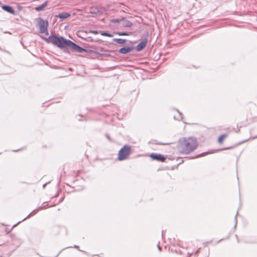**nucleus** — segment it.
Wrapping results in <instances>:
<instances>
[{"label":"nucleus","mask_w":257,"mask_h":257,"mask_svg":"<svg viewBox=\"0 0 257 257\" xmlns=\"http://www.w3.org/2000/svg\"><path fill=\"white\" fill-rule=\"evenodd\" d=\"M198 145V141L195 138L184 137L178 140L177 149L181 154H188L193 152Z\"/></svg>","instance_id":"nucleus-1"},{"label":"nucleus","mask_w":257,"mask_h":257,"mask_svg":"<svg viewBox=\"0 0 257 257\" xmlns=\"http://www.w3.org/2000/svg\"><path fill=\"white\" fill-rule=\"evenodd\" d=\"M49 42L51 43L53 45L58 47L62 49L65 47H68L70 43V40H66L63 37H57L55 35H51L48 38Z\"/></svg>","instance_id":"nucleus-2"},{"label":"nucleus","mask_w":257,"mask_h":257,"mask_svg":"<svg viewBox=\"0 0 257 257\" xmlns=\"http://www.w3.org/2000/svg\"><path fill=\"white\" fill-rule=\"evenodd\" d=\"M131 147L125 145L122 147L118 152L117 159L119 161L126 160L128 156L131 154Z\"/></svg>","instance_id":"nucleus-3"},{"label":"nucleus","mask_w":257,"mask_h":257,"mask_svg":"<svg viewBox=\"0 0 257 257\" xmlns=\"http://www.w3.org/2000/svg\"><path fill=\"white\" fill-rule=\"evenodd\" d=\"M37 25L39 26L40 32L41 34H45L46 35H48V21H45L41 18H39L36 19Z\"/></svg>","instance_id":"nucleus-4"},{"label":"nucleus","mask_w":257,"mask_h":257,"mask_svg":"<svg viewBox=\"0 0 257 257\" xmlns=\"http://www.w3.org/2000/svg\"><path fill=\"white\" fill-rule=\"evenodd\" d=\"M150 157L154 160H157L159 162H164L165 161L166 158L163 155L160 154L152 153Z\"/></svg>","instance_id":"nucleus-5"},{"label":"nucleus","mask_w":257,"mask_h":257,"mask_svg":"<svg viewBox=\"0 0 257 257\" xmlns=\"http://www.w3.org/2000/svg\"><path fill=\"white\" fill-rule=\"evenodd\" d=\"M68 47L71 48V49L75 52H77L79 53H82L83 52H85L86 50L74 43L73 42L70 41V43Z\"/></svg>","instance_id":"nucleus-6"},{"label":"nucleus","mask_w":257,"mask_h":257,"mask_svg":"<svg viewBox=\"0 0 257 257\" xmlns=\"http://www.w3.org/2000/svg\"><path fill=\"white\" fill-rule=\"evenodd\" d=\"M147 39H144L141 42L139 43V44L136 47V50L137 51H140L142 50L146 46L147 44Z\"/></svg>","instance_id":"nucleus-7"},{"label":"nucleus","mask_w":257,"mask_h":257,"mask_svg":"<svg viewBox=\"0 0 257 257\" xmlns=\"http://www.w3.org/2000/svg\"><path fill=\"white\" fill-rule=\"evenodd\" d=\"M2 8L4 11L13 15H17V13L13 9V8L10 6L4 5L2 7Z\"/></svg>","instance_id":"nucleus-8"},{"label":"nucleus","mask_w":257,"mask_h":257,"mask_svg":"<svg viewBox=\"0 0 257 257\" xmlns=\"http://www.w3.org/2000/svg\"><path fill=\"white\" fill-rule=\"evenodd\" d=\"M134 49V47L133 46L124 47L120 48L118 52L121 54H125L128 53H130Z\"/></svg>","instance_id":"nucleus-9"},{"label":"nucleus","mask_w":257,"mask_h":257,"mask_svg":"<svg viewBox=\"0 0 257 257\" xmlns=\"http://www.w3.org/2000/svg\"><path fill=\"white\" fill-rule=\"evenodd\" d=\"M47 4H48V2L46 1L45 3H44L43 4H42L41 5H40L38 7H35L34 8V9L37 12L44 11L45 10V9L46 8V7L47 6Z\"/></svg>","instance_id":"nucleus-10"},{"label":"nucleus","mask_w":257,"mask_h":257,"mask_svg":"<svg viewBox=\"0 0 257 257\" xmlns=\"http://www.w3.org/2000/svg\"><path fill=\"white\" fill-rule=\"evenodd\" d=\"M121 22H122V26L125 27H131L133 25V23L127 20L124 19V18H121Z\"/></svg>","instance_id":"nucleus-11"},{"label":"nucleus","mask_w":257,"mask_h":257,"mask_svg":"<svg viewBox=\"0 0 257 257\" xmlns=\"http://www.w3.org/2000/svg\"><path fill=\"white\" fill-rule=\"evenodd\" d=\"M13 244H14L16 247L19 246L22 243L21 239L16 237L13 238Z\"/></svg>","instance_id":"nucleus-12"},{"label":"nucleus","mask_w":257,"mask_h":257,"mask_svg":"<svg viewBox=\"0 0 257 257\" xmlns=\"http://www.w3.org/2000/svg\"><path fill=\"white\" fill-rule=\"evenodd\" d=\"M228 134H223L221 135L218 138V142L219 144H222L223 140L228 137Z\"/></svg>","instance_id":"nucleus-13"},{"label":"nucleus","mask_w":257,"mask_h":257,"mask_svg":"<svg viewBox=\"0 0 257 257\" xmlns=\"http://www.w3.org/2000/svg\"><path fill=\"white\" fill-rule=\"evenodd\" d=\"M70 15L67 13H62L59 14L58 17L61 19H65L68 18Z\"/></svg>","instance_id":"nucleus-14"},{"label":"nucleus","mask_w":257,"mask_h":257,"mask_svg":"<svg viewBox=\"0 0 257 257\" xmlns=\"http://www.w3.org/2000/svg\"><path fill=\"white\" fill-rule=\"evenodd\" d=\"M113 41L116 42L118 44H123L126 40L122 39L114 38L113 39Z\"/></svg>","instance_id":"nucleus-15"},{"label":"nucleus","mask_w":257,"mask_h":257,"mask_svg":"<svg viewBox=\"0 0 257 257\" xmlns=\"http://www.w3.org/2000/svg\"><path fill=\"white\" fill-rule=\"evenodd\" d=\"M177 112L178 113V116H174V118L175 119H178V120H181L182 119L183 117H182V113H181L180 112H179L178 110H177Z\"/></svg>","instance_id":"nucleus-16"},{"label":"nucleus","mask_w":257,"mask_h":257,"mask_svg":"<svg viewBox=\"0 0 257 257\" xmlns=\"http://www.w3.org/2000/svg\"><path fill=\"white\" fill-rule=\"evenodd\" d=\"M101 35L102 36H107V37H113V35L112 34H111L108 33L107 32H105L101 33Z\"/></svg>","instance_id":"nucleus-17"},{"label":"nucleus","mask_w":257,"mask_h":257,"mask_svg":"<svg viewBox=\"0 0 257 257\" xmlns=\"http://www.w3.org/2000/svg\"><path fill=\"white\" fill-rule=\"evenodd\" d=\"M44 204H45V203H44ZM48 207H49V206H48V205L47 204H44V205H42L41 207H39V209H46Z\"/></svg>","instance_id":"nucleus-18"},{"label":"nucleus","mask_w":257,"mask_h":257,"mask_svg":"<svg viewBox=\"0 0 257 257\" xmlns=\"http://www.w3.org/2000/svg\"><path fill=\"white\" fill-rule=\"evenodd\" d=\"M111 21L112 23H118V22H121V19H112Z\"/></svg>","instance_id":"nucleus-19"},{"label":"nucleus","mask_w":257,"mask_h":257,"mask_svg":"<svg viewBox=\"0 0 257 257\" xmlns=\"http://www.w3.org/2000/svg\"><path fill=\"white\" fill-rule=\"evenodd\" d=\"M117 34L119 36H126L128 35V34L125 32H122V33H118Z\"/></svg>","instance_id":"nucleus-20"},{"label":"nucleus","mask_w":257,"mask_h":257,"mask_svg":"<svg viewBox=\"0 0 257 257\" xmlns=\"http://www.w3.org/2000/svg\"><path fill=\"white\" fill-rule=\"evenodd\" d=\"M105 137L107 138V139L109 141H111V140L109 137V136L108 135V134H105Z\"/></svg>","instance_id":"nucleus-21"},{"label":"nucleus","mask_w":257,"mask_h":257,"mask_svg":"<svg viewBox=\"0 0 257 257\" xmlns=\"http://www.w3.org/2000/svg\"><path fill=\"white\" fill-rule=\"evenodd\" d=\"M158 248L160 251H161L162 248L159 245H158Z\"/></svg>","instance_id":"nucleus-22"},{"label":"nucleus","mask_w":257,"mask_h":257,"mask_svg":"<svg viewBox=\"0 0 257 257\" xmlns=\"http://www.w3.org/2000/svg\"><path fill=\"white\" fill-rule=\"evenodd\" d=\"M252 139H256L257 138V136H251L250 137Z\"/></svg>","instance_id":"nucleus-23"},{"label":"nucleus","mask_w":257,"mask_h":257,"mask_svg":"<svg viewBox=\"0 0 257 257\" xmlns=\"http://www.w3.org/2000/svg\"><path fill=\"white\" fill-rule=\"evenodd\" d=\"M192 254V253H187V256L186 257H190L191 255Z\"/></svg>","instance_id":"nucleus-24"},{"label":"nucleus","mask_w":257,"mask_h":257,"mask_svg":"<svg viewBox=\"0 0 257 257\" xmlns=\"http://www.w3.org/2000/svg\"><path fill=\"white\" fill-rule=\"evenodd\" d=\"M157 144H159V145H167L168 144L167 143H157Z\"/></svg>","instance_id":"nucleus-25"},{"label":"nucleus","mask_w":257,"mask_h":257,"mask_svg":"<svg viewBox=\"0 0 257 257\" xmlns=\"http://www.w3.org/2000/svg\"><path fill=\"white\" fill-rule=\"evenodd\" d=\"M200 248H199L195 252V255H197V253H198L199 252V250Z\"/></svg>","instance_id":"nucleus-26"},{"label":"nucleus","mask_w":257,"mask_h":257,"mask_svg":"<svg viewBox=\"0 0 257 257\" xmlns=\"http://www.w3.org/2000/svg\"><path fill=\"white\" fill-rule=\"evenodd\" d=\"M31 213H30V214L27 216V217L23 219V220H25L26 218H27L28 217H29L31 215Z\"/></svg>","instance_id":"nucleus-27"},{"label":"nucleus","mask_w":257,"mask_h":257,"mask_svg":"<svg viewBox=\"0 0 257 257\" xmlns=\"http://www.w3.org/2000/svg\"><path fill=\"white\" fill-rule=\"evenodd\" d=\"M92 33L94 34H97V31H92Z\"/></svg>","instance_id":"nucleus-28"},{"label":"nucleus","mask_w":257,"mask_h":257,"mask_svg":"<svg viewBox=\"0 0 257 257\" xmlns=\"http://www.w3.org/2000/svg\"><path fill=\"white\" fill-rule=\"evenodd\" d=\"M74 248H78L79 247L78 246L75 245L74 246Z\"/></svg>","instance_id":"nucleus-29"},{"label":"nucleus","mask_w":257,"mask_h":257,"mask_svg":"<svg viewBox=\"0 0 257 257\" xmlns=\"http://www.w3.org/2000/svg\"><path fill=\"white\" fill-rule=\"evenodd\" d=\"M235 222H237L236 216L235 217ZM236 224V223H235V225Z\"/></svg>","instance_id":"nucleus-30"},{"label":"nucleus","mask_w":257,"mask_h":257,"mask_svg":"<svg viewBox=\"0 0 257 257\" xmlns=\"http://www.w3.org/2000/svg\"><path fill=\"white\" fill-rule=\"evenodd\" d=\"M20 150H14L13 152H18Z\"/></svg>","instance_id":"nucleus-31"},{"label":"nucleus","mask_w":257,"mask_h":257,"mask_svg":"<svg viewBox=\"0 0 257 257\" xmlns=\"http://www.w3.org/2000/svg\"><path fill=\"white\" fill-rule=\"evenodd\" d=\"M230 148H224L222 150H226V149H230Z\"/></svg>","instance_id":"nucleus-32"},{"label":"nucleus","mask_w":257,"mask_h":257,"mask_svg":"<svg viewBox=\"0 0 257 257\" xmlns=\"http://www.w3.org/2000/svg\"><path fill=\"white\" fill-rule=\"evenodd\" d=\"M202 156V154L199 155H198L197 157H198V156Z\"/></svg>","instance_id":"nucleus-33"},{"label":"nucleus","mask_w":257,"mask_h":257,"mask_svg":"<svg viewBox=\"0 0 257 257\" xmlns=\"http://www.w3.org/2000/svg\"><path fill=\"white\" fill-rule=\"evenodd\" d=\"M46 184H44V185H43V188H44V187H45V186H46Z\"/></svg>","instance_id":"nucleus-34"},{"label":"nucleus","mask_w":257,"mask_h":257,"mask_svg":"<svg viewBox=\"0 0 257 257\" xmlns=\"http://www.w3.org/2000/svg\"><path fill=\"white\" fill-rule=\"evenodd\" d=\"M17 225V224H15L14 226H13V227L16 226Z\"/></svg>","instance_id":"nucleus-35"}]
</instances>
